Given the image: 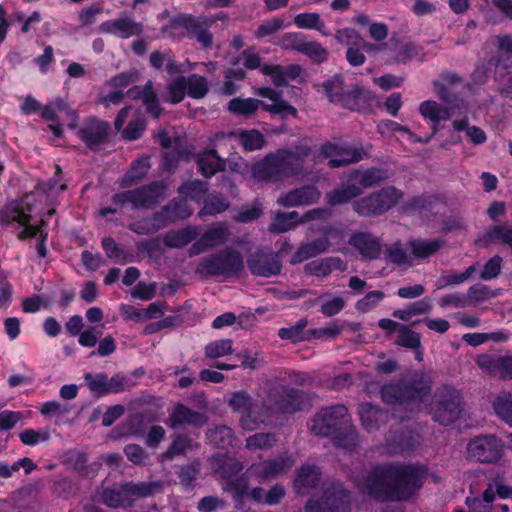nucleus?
Wrapping results in <instances>:
<instances>
[{
    "mask_svg": "<svg viewBox=\"0 0 512 512\" xmlns=\"http://www.w3.org/2000/svg\"><path fill=\"white\" fill-rule=\"evenodd\" d=\"M66 189L65 184L56 186L55 183L41 182L36 190L27 195L22 201H13L0 210V223L4 225L17 224L23 226L24 230L19 234L20 239L40 237L36 249L40 257L47 255L45 241L47 234L41 229L44 223L43 215H52L54 198Z\"/></svg>",
    "mask_w": 512,
    "mask_h": 512,
    "instance_id": "obj_1",
    "label": "nucleus"
},
{
    "mask_svg": "<svg viewBox=\"0 0 512 512\" xmlns=\"http://www.w3.org/2000/svg\"><path fill=\"white\" fill-rule=\"evenodd\" d=\"M427 478L422 465H384L355 480L361 493L382 501H404L419 490Z\"/></svg>",
    "mask_w": 512,
    "mask_h": 512,
    "instance_id": "obj_2",
    "label": "nucleus"
},
{
    "mask_svg": "<svg viewBox=\"0 0 512 512\" xmlns=\"http://www.w3.org/2000/svg\"><path fill=\"white\" fill-rule=\"evenodd\" d=\"M429 389L428 382L420 389L391 384L383 387L381 396L384 402L398 406L395 412L401 409L413 410L422 403L426 404V395ZM425 408L432 414L435 421L449 424L455 421L461 412L459 393L453 388L444 387L435 394L433 402L429 406L425 405Z\"/></svg>",
    "mask_w": 512,
    "mask_h": 512,
    "instance_id": "obj_3",
    "label": "nucleus"
},
{
    "mask_svg": "<svg viewBox=\"0 0 512 512\" xmlns=\"http://www.w3.org/2000/svg\"><path fill=\"white\" fill-rule=\"evenodd\" d=\"M278 395V391L269 395V402H273V406L269 407L265 411H262L257 403H252L250 397L245 392H237L233 394L229 403L233 409L243 413L240 419L242 428L246 430H254L260 423L267 422L269 418L268 410L271 412H294L302 409L299 402L301 395L297 392H286L285 396H281V401L279 402L275 400Z\"/></svg>",
    "mask_w": 512,
    "mask_h": 512,
    "instance_id": "obj_4",
    "label": "nucleus"
},
{
    "mask_svg": "<svg viewBox=\"0 0 512 512\" xmlns=\"http://www.w3.org/2000/svg\"><path fill=\"white\" fill-rule=\"evenodd\" d=\"M310 429L315 435L331 437L337 447L351 450L357 445V435L343 405L322 409L312 420Z\"/></svg>",
    "mask_w": 512,
    "mask_h": 512,
    "instance_id": "obj_5",
    "label": "nucleus"
},
{
    "mask_svg": "<svg viewBox=\"0 0 512 512\" xmlns=\"http://www.w3.org/2000/svg\"><path fill=\"white\" fill-rule=\"evenodd\" d=\"M309 149L299 147L296 151L278 150L267 155L252 167V177L258 181H279L302 174L304 158Z\"/></svg>",
    "mask_w": 512,
    "mask_h": 512,
    "instance_id": "obj_6",
    "label": "nucleus"
},
{
    "mask_svg": "<svg viewBox=\"0 0 512 512\" xmlns=\"http://www.w3.org/2000/svg\"><path fill=\"white\" fill-rule=\"evenodd\" d=\"M255 93L260 97L269 99L271 103L262 102L254 98L236 97L229 101L228 110L234 115L250 117L254 115L261 106L265 111L271 114H279L282 117L291 116L293 118L297 116L296 108L281 99L280 94L272 88L262 87L257 89Z\"/></svg>",
    "mask_w": 512,
    "mask_h": 512,
    "instance_id": "obj_7",
    "label": "nucleus"
},
{
    "mask_svg": "<svg viewBox=\"0 0 512 512\" xmlns=\"http://www.w3.org/2000/svg\"><path fill=\"white\" fill-rule=\"evenodd\" d=\"M244 267L242 255L232 249H226L215 256L201 259L196 272L202 276H233Z\"/></svg>",
    "mask_w": 512,
    "mask_h": 512,
    "instance_id": "obj_8",
    "label": "nucleus"
},
{
    "mask_svg": "<svg viewBox=\"0 0 512 512\" xmlns=\"http://www.w3.org/2000/svg\"><path fill=\"white\" fill-rule=\"evenodd\" d=\"M438 87L436 94L447 103L446 106H441L435 101L427 100L420 104L419 112L425 118L432 122V133L428 136L430 139L437 133L438 124L440 121L448 120L456 115H461L467 112V107L463 103L451 104L449 93L443 86Z\"/></svg>",
    "mask_w": 512,
    "mask_h": 512,
    "instance_id": "obj_9",
    "label": "nucleus"
},
{
    "mask_svg": "<svg viewBox=\"0 0 512 512\" xmlns=\"http://www.w3.org/2000/svg\"><path fill=\"white\" fill-rule=\"evenodd\" d=\"M323 89L330 102L350 110H363L371 98L367 91L358 88L344 92L343 79L338 75L328 79Z\"/></svg>",
    "mask_w": 512,
    "mask_h": 512,
    "instance_id": "obj_10",
    "label": "nucleus"
},
{
    "mask_svg": "<svg viewBox=\"0 0 512 512\" xmlns=\"http://www.w3.org/2000/svg\"><path fill=\"white\" fill-rule=\"evenodd\" d=\"M403 197L402 191L389 186L354 203V210L363 216L379 215L396 205Z\"/></svg>",
    "mask_w": 512,
    "mask_h": 512,
    "instance_id": "obj_11",
    "label": "nucleus"
},
{
    "mask_svg": "<svg viewBox=\"0 0 512 512\" xmlns=\"http://www.w3.org/2000/svg\"><path fill=\"white\" fill-rule=\"evenodd\" d=\"M208 92V84L204 77L191 75L187 79L185 77H177L167 85V93L164 99L172 104L181 102L185 94L199 99Z\"/></svg>",
    "mask_w": 512,
    "mask_h": 512,
    "instance_id": "obj_12",
    "label": "nucleus"
},
{
    "mask_svg": "<svg viewBox=\"0 0 512 512\" xmlns=\"http://www.w3.org/2000/svg\"><path fill=\"white\" fill-rule=\"evenodd\" d=\"M467 456L482 463H496L504 455V445L494 435H481L471 439L466 447Z\"/></svg>",
    "mask_w": 512,
    "mask_h": 512,
    "instance_id": "obj_13",
    "label": "nucleus"
},
{
    "mask_svg": "<svg viewBox=\"0 0 512 512\" xmlns=\"http://www.w3.org/2000/svg\"><path fill=\"white\" fill-rule=\"evenodd\" d=\"M207 191L206 184L202 181L195 180L180 187V199L173 202L165 209L167 218L171 221L177 219H185L192 213L189 201L200 200Z\"/></svg>",
    "mask_w": 512,
    "mask_h": 512,
    "instance_id": "obj_14",
    "label": "nucleus"
},
{
    "mask_svg": "<svg viewBox=\"0 0 512 512\" xmlns=\"http://www.w3.org/2000/svg\"><path fill=\"white\" fill-rule=\"evenodd\" d=\"M306 512H350V499L348 493L341 485L325 490L319 500H310Z\"/></svg>",
    "mask_w": 512,
    "mask_h": 512,
    "instance_id": "obj_15",
    "label": "nucleus"
},
{
    "mask_svg": "<svg viewBox=\"0 0 512 512\" xmlns=\"http://www.w3.org/2000/svg\"><path fill=\"white\" fill-rule=\"evenodd\" d=\"M164 195L165 186L162 183H156L153 186L117 194L113 201L116 204H131L135 208L149 207L158 202Z\"/></svg>",
    "mask_w": 512,
    "mask_h": 512,
    "instance_id": "obj_16",
    "label": "nucleus"
},
{
    "mask_svg": "<svg viewBox=\"0 0 512 512\" xmlns=\"http://www.w3.org/2000/svg\"><path fill=\"white\" fill-rule=\"evenodd\" d=\"M164 32L172 38H180L185 35H193L205 47L212 43V36L201 28L200 23L192 16H179L171 21Z\"/></svg>",
    "mask_w": 512,
    "mask_h": 512,
    "instance_id": "obj_17",
    "label": "nucleus"
},
{
    "mask_svg": "<svg viewBox=\"0 0 512 512\" xmlns=\"http://www.w3.org/2000/svg\"><path fill=\"white\" fill-rule=\"evenodd\" d=\"M328 215L326 209H313L305 213L302 217L295 211L287 213H278L275 215L270 230L283 233L295 228L300 223H308L324 219Z\"/></svg>",
    "mask_w": 512,
    "mask_h": 512,
    "instance_id": "obj_18",
    "label": "nucleus"
},
{
    "mask_svg": "<svg viewBox=\"0 0 512 512\" xmlns=\"http://www.w3.org/2000/svg\"><path fill=\"white\" fill-rule=\"evenodd\" d=\"M242 465L235 459L229 458L219 468V473L225 479L224 489L234 493L235 501H238L247 493V477H237L242 470Z\"/></svg>",
    "mask_w": 512,
    "mask_h": 512,
    "instance_id": "obj_19",
    "label": "nucleus"
},
{
    "mask_svg": "<svg viewBox=\"0 0 512 512\" xmlns=\"http://www.w3.org/2000/svg\"><path fill=\"white\" fill-rule=\"evenodd\" d=\"M498 45V52L500 54V58L494 64L495 66V77L497 80L502 82V92L507 95H512V77L507 79V83H505V77L510 74L507 65V61L512 56V39L508 36L497 37L493 40Z\"/></svg>",
    "mask_w": 512,
    "mask_h": 512,
    "instance_id": "obj_20",
    "label": "nucleus"
},
{
    "mask_svg": "<svg viewBox=\"0 0 512 512\" xmlns=\"http://www.w3.org/2000/svg\"><path fill=\"white\" fill-rule=\"evenodd\" d=\"M235 139L246 151H254L261 149L265 144V138L261 132L256 129L240 130L231 132L229 134L219 133L212 139L214 147H221V142L224 140Z\"/></svg>",
    "mask_w": 512,
    "mask_h": 512,
    "instance_id": "obj_21",
    "label": "nucleus"
},
{
    "mask_svg": "<svg viewBox=\"0 0 512 512\" xmlns=\"http://www.w3.org/2000/svg\"><path fill=\"white\" fill-rule=\"evenodd\" d=\"M128 119V125L123 130V137L127 140H135L144 131L145 121L138 109L126 107L119 112L115 120L116 129L121 130Z\"/></svg>",
    "mask_w": 512,
    "mask_h": 512,
    "instance_id": "obj_22",
    "label": "nucleus"
},
{
    "mask_svg": "<svg viewBox=\"0 0 512 512\" xmlns=\"http://www.w3.org/2000/svg\"><path fill=\"white\" fill-rule=\"evenodd\" d=\"M321 156L329 159L331 167H338L362 158L359 150L347 148L335 143H327L321 149Z\"/></svg>",
    "mask_w": 512,
    "mask_h": 512,
    "instance_id": "obj_23",
    "label": "nucleus"
},
{
    "mask_svg": "<svg viewBox=\"0 0 512 512\" xmlns=\"http://www.w3.org/2000/svg\"><path fill=\"white\" fill-rule=\"evenodd\" d=\"M142 30L140 23L135 22L130 17H121L103 22L99 26L102 33L112 34L122 39H127L138 35Z\"/></svg>",
    "mask_w": 512,
    "mask_h": 512,
    "instance_id": "obj_24",
    "label": "nucleus"
},
{
    "mask_svg": "<svg viewBox=\"0 0 512 512\" xmlns=\"http://www.w3.org/2000/svg\"><path fill=\"white\" fill-rule=\"evenodd\" d=\"M120 311L126 320L146 322L148 320L161 318L166 311V305L163 302H153L147 308L122 305Z\"/></svg>",
    "mask_w": 512,
    "mask_h": 512,
    "instance_id": "obj_25",
    "label": "nucleus"
},
{
    "mask_svg": "<svg viewBox=\"0 0 512 512\" xmlns=\"http://www.w3.org/2000/svg\"><path fill=\"white\" fill-rule=\"evenodd\" d=\"M292 465L293 461L290 458H280L277 461H265L252 465L247 473L248 476H255L259 482H263L289 470Z\"/></svg>",
    "mask_w": 512,
    "mask_h": 512,
    "instance_id": "obj_26",
    "label": "nucleus"
},
{
    "mask_svg": "<svg viewBox=\"0 0 512 512\" xmlns=\"http://www.w3.org/2000/svg\"><path fill=\"white\" fill-rule=\"evenodd\" d=\"M251 272L258 276L270 277L279 274L281 263L272 253H257L248 261Z\"/></svg>",
    "mask_w": 512,
    "mask_h": 512,
    "instance_id": "obj_27",
    "label": "nucleus"
},
{
    "mask_svg": "<svg viewBox=\"0 0 512 512\" xmlns=\"http://www.w3.org/2000/svg\"><path fill=\"white\" fill-rule=\"evenodd\" d=\"M139 73L135 70L121 73L114 77L109 85L115 88L114 91H110L107 95L101 97V102L109 107L110 105L119 104L124 96L123 90L128 87L131 83L135 82L138 79Z\"/></svg>",
    "mask_w": 512,
    "mask_h": 512,
    "instance_id": "obj_28",
    "label": "nucleus"
},
{
    "mask_svg": "<svg viewBox=\"0 0 512 512\" xmlns=\"http://www.w3.org/2000/svg\"><path fill=\"white\" fill-rule=\"evenodd\" d=\"M320 192L313 186L298 188L281 195L277 202L286 207L303 206L315 203L320 198Z\"/></svg>",
    "mask_w": 512,
    "mask_h": 512,
    "instance_id": "obj_29",
    "label": "nucleus"
},
{
    "mask_svg": "<svg viewBox=\"0 0 512 512\" xmlns=\"http://www.w3.org/2000/svg\"><path fill=\"white\" fill-rule=\"evenodd\" d=\"M329 239H338L337 243H339L340 239H342V234L336 230L329 231L326 233L324 239H319L313 243L302 245L293 255L292 262H302L308 258L316 256L319 253L325 252L330 245Z\"/></svg>",
    "mask_w": 512,
    "mask_h": 512,
    "instance_id": "obj_30",
    "label": "nucleus"
},
{
    "mask_svg": "<svg viewBox=\"0 0 512 512\" xmlns=\"http://www.w3.org/2000/svg\"><path fill=\"white\" fill-rule=\"evenodd\" d=\"M42 117L50 121H62L70 128L76 127L77 115L71 110L62 99H57L53 103L43 108Z\"/></svg>",
    "mask_w": 512,
    "mask_h": 512,
    "instance_id": "obj_31",
    "label": "nucleus"
},
{
    "mask_svg": "<svg viewBox=\"0 0 512 512\" xmlns=\"http://www.w3.org/2000/svg\"><path fill=\"white\" fill-rule=\"evenodd\" d=\"M228 231L223 225L215 226L206 231L190 248L191 255L200 254L216 247L227 240Z\"/></svg>",
    "mask_w": 512,
    "mask_h": 512,
    "instance_id": "obj_32",
    "label": "nucleus"
},
{
    "mask_svg": "<svg viewBox=\"0 0 512 512\" xmlns=\"http://www.w3.org/2000/svg\"><path fill=\"white\" fill-rule=\"evenodd\" d=\"M301 67L299 65H290L287 68H282L279 65H263L261 71L263 74L271 77L275 86L280 87L294 80L301 74Z\"/></svg>",
    "mask_w": 512,
    "mask_h": 512,
    "instance_id": "obj_33",
    "label": "nucleus"
},
{
    "mask_svg": "<svg viewBox=\"0 0 512 512\" xmlns=\"http://www.w3.org/2000/svg\"><path fill=\"white\" fill-rule=\"evenodd\" d=\"M243 67L246 69H256L260 67V57L252 49L245 50L236 59L233 67L227 72L228 79H242L245 76Z\"/></svg>",
    "mask_w": 512,
    "mask_h": 512,
    "instance_id": "obj_34",
    "label": "nucleus"
},
{
    "mask_svg": "<svg viewBox=\"0 0 512 512\" xmlns=\"http://www.w3.org/2000/svg\"><path fill=\"white\" fill-rule=\"evenodd\" d=\"M128 94L133 99H142L148 112L155 118L160 116L162 109L158 105L157 96L151 81H149L143 88L135 87L130 89Z\"/></svg>",
    "mask_w": 512,
    "mask_h": 512,
    "instance_id": "obj_35",
    "label": "nucleus"
},
{
    "mask_svg": "<svg viewBox=\"0 0 512 512\" xmlns=\"http://www.w3.org/2000/svg\"><path fill=\"white\" fill-rule=\"evenodd\" d=\"M477 244L487 246L492 243H505L512 247V225H495L477 239Z\"/></svg>",
    "mask_w": 512,
    "mask_h": 512,
    "instance_id": "obj_36",
    "label": "nucleus"
},
{
    "mask_svg": "<svg viewBox=\"0 0 512 512\" xmlns=\"http://www.w3.org/2000/svg\"><path fill=\"white\" fill-rule=\"evenodd\" d=\"M349 243L354 246L364 258L373 259L380 254V243L369 234H355L350 238Z\"/></svg>",
    "mask_w": 512,
    "mask_h": 512,
    "instance_id": "obj_37",
    "label": "nucleus"
},
{
    "mask_svg": "<svg viewBox=\"0 0 512 512\" xmlns=\"http://www.w3.org/2000/svg\"><path fill=\"white\" fill-rule=\"evenodd\" d=\"M333 270L344 271L346 270V264L339 258L329 257L311 261L306 265V271L318 277H325Z\"/></svg>",
    "mask_w": 512,
    "mask_h": 512,
    "instance_id": "obj_38",
    "label": "nucleus"
},
{
    "mask_svg": "<svg viewBox=\"0 0 512 512\" xmlns=\"http://www.w3.org/2000/svg\"><path fill=\"white\" fill-rule=\"evenodd\" d=\"M107 131L108 125L106 123L91 120L79 130L78 135L87 145H96L106 137Z\"/></svg>",
    "mask_w": 512,
    "mask_h": 512,
    "instance_id": "obj_39",
    "label": "nucleus"
},
{
    "mask_svg": "<svg viewBox=\"0 0 512 512\" xmlns=\"http://www.w3.org/2000/svg\"><path fill=\"white\" fill-rule=\"evenodd\" d=\"M294 23L300 29L316 30L323 36L331 34L318 13H300L295 16Z\"/></svg>",
    "mask_w": 512,
    "mask_h": 512,
    "instance_id": "obj_40",
    "label": "nucleus"
},
{
    "mask_svg": "<svg viewBox=\"0 0 512 512\" xmlns=\"http://www.w3.org/2000/svg\"><path fill=\"white\" fill-rule=\"evenodd\" d=\"M170 422L172 426L184 423L202 425L206 422V417L203 414L192 412L182 405H177L170 415Z\"/></svg>",
    "mask_w": 512,
    "mask_h": 512,
    "instance_id": "obj_41",
    "label": "nucleus"
},
{
    "mask_svg": "<svg viewBox=\"0 0 512 512\" xmlns=\"http://www.w3.org/2000/svg\"><path fill=\"white\" fill-rule=\"evenodd\" d=\"M319 475L320 473L315 466H303L294 481L297 493H306L309 488L314 487L319 480Z\"/></svg>",
    "mask_w": 512,
    "mask_h": 512,
    "instance_id": "obj_42",
    "label": "nucleus"
},
{
    "mask_svg": "<svg viewBox=\"0 0 512 512\" xmlns=\"http://www.w3.org/2000/svg\"><path fill=\"white\" fill-rule=\"evenodd\" d=\"M197 162L200 171L205 177H211L224 166L223 160L213 149L201 153L197 158Z\"/></svg>",
    "mask_w": 512,
    "mask_h": 512,
    "instance_id": "obj_43",
    "label": "nucleus"
},
{
    "mask_svg": "<svg viewBox=\"0 0 512 512\" xmlns=\"http://www.w3.org/2000/svg\"><path fill=\"white\" fill-rule=\"evenodd\" d=\"M389 173L386 170L372 168L365 171H355L351 175V180L359 183L364 188H368L386 180Z\"/></svg>",
    "mask_w": 512,
    "mask_h": 512,
    "instance_id": "obj_44",
    "label": "nucleus"
},
{
    "mask_svg": "<svg viewBox=\"0 0 512 512\" xmlns=\"http://www.w3.org/2000/svg\"><path fill=\"white\" fill-rule=\"evenodd\" d=\"M359 415L363 426L371 431L378 427V423L382 421L386 415L369 403L361 404L359 407Z\"/></svg>",
    "mask_w": 512,
    "mask_h": 512,
    "instance_id": "obj_45",
    "label": "nucleus"
},
{
    "mask_svg": "<svg viewBox=\"0 0 512 512\" xmlns=\"http://www.w3.org/2000/svg\"><path fill=\"white\" fill-rule=\"evenodd\" d=\"M494 483H490L482 494V498H467L470 512H490V504L496 498Z\"/></svg>",
    "mask_w": 512,
    "mask_h": 512,
    "instance_id": "obj_46",
    "label": "nucleus"
},
{
    "mask_svg": "<svg viewBox=\"0 0 512 512\" xmlns=\"http://www.w3.org/2000/svg\"><path fill=\"white\" fill-rule=\"evenodd\" d=\"M199 234L197 227H187L182 230L172 231L166 235L165 242L171 247H182L190 243Z\"/></svg>",
    "mask_w": 512,
    "mask_h": 512,
    "instance_id": "obj_47",
    "label": "nucleus"
},
{
    "mask_svg": "<svg viewBox=\"0 0 512 512\" xmlns=\"http://www.w3.org/2000/svg\"><path fill=\"white\" fill-rule=\"evenodd\" d=\"M501 290H491L489 287L476 284L468 289L466 294L468 306H476L477 304L486 301L490 298H495L500 295Z\"/></svg>",
    "mask_w": 512,
    "mask_h": 512,
    "instance_id": "obj_48",
    "label": "nucleus"
},
{
    "mask_svg": "<svg viewBox=\"0 0 512 512\" xmlns=\"http://www.w3.org/2000/svg\"><path fill=\"white\" fill-rule=\"evenodd\" d=\"M378 130L382 135H386L388 133H401L406 135L407 139L411 142H421L427 143L430 141V137H417L413 132H411L408 128L401 126L395 121L387 120L383 121L378 125Z\"/></svg>",
    "mask_w": 512,
    "mask_h": 512,
    "instance_id": "obj_49",
    "label": "nucleus"
},
{
    "mask_svg": "<svg viewBox=\"0 0 512 512\" xmlns=\"http://www.w3.org/2000/svg\"><path fill=\"white\" fill-rule=\"evenodd\" d=\"M150 63L155 68H160L164 63L169 74L184 73L187 69L183 64H178L170 54H162L158 51L150 55Z\"/></svg>",
    "mask_w": 512,
    "mask_h": 512,
    "instance_id": "obj_50",
    "label": "nucleus"
},
{
    "mask_svg": "<svg viewBox=\"0 0 512 512\" xmlns=\"http://www.w3.org/2000/svg\"><path fill=\"white\" fill-rule=\"evenodd\" d=\"M495 413L512 427V393H501L494 402Z\"/></svg>",
    "mask_w": 512,
    "mask_h": 512,
    "instance_id": "obj_51",
    "label": "nucleus"
},
{
    "mask_svg": "<svg viewBox=\"0 0 512 512\" xmlns=\"http://www.w3.org/2000/svg\"><path fill=\"white\" fill-rule=\"evenodd\" d=\"M150 168L148 158H140L133 162L130 170L126 173L122 180L123 186H130L133 182L142 179Z\"/></svg>",
    "mask_w": 512,
    "mask_h": 512,
    "instance_id": "obj_52",
    "label": "nucleus"
},
{
    "mask_svg": "<svg viewBox=\"0 0 512 512\" xmlns=\"http://www.w3.org/2000/svg\"><path fill=\"white\" fill-rule=\"evenodd\" d=\"M453 128L456 131H465L467 137L471 140L472 143L476 145L483 144L486 141L485 132L479 127L469 126L466 118L461 120H454Z\"/></svg>",
    "mask_w": 512,
    "mask_h": 512,
    "instance_id": "obj_53",
    "label": "nucleus"
},
{
    "mask_svg": "<svg viewBox=\"0 0 512 512\" xmlns=\"http://www.w3.org/2000/svg\"><path fill=\"white\" fill-rule=\"evenodd\" d=\"M207 437L212 444L223 449L232 446L234 441L232 430L226 426L210 430Z\"/></svg>",
    "mask_w": 512,
    "mask_h": 512,
    "instance_id": "obj_54",
    "label": "nucleus"
},
{
    "mask_svg": "<svg viewBox=\"0 0 512 512\" xmlns=\"http://www.w3.org/2000/svg\"><path fill=\"white\" fill-rule=\"evenodd\" d=\"M442 243L438 240H413L410 242L412 253L417 258H425L434 254Z\"/></svg>",
    "mask_w": 512,
    "mask_h": 512,
    "instance_id": "obj_55",
    "label": "nucleus"
},
{
    "mask_svg": "<svg viewBox=\"0 0 512 512\" xmlns=\"http://www.w3.org/2000/svg\"><path fill=\"white\" fill-rule=\"evenodd\" d=\"M361 193L360 189L354 185L343 189H336L326 195L327 202L334 206L348 202Z\"/></svg>",
    "mask_w": 512,
    "mask_h": 512,
    "instance_id": "obj_56",
    "label": "nucleus"
},
{
    "mask_svg": "<svg viewBox=\"0 0 512 512\" xmlns=\"http://www.w3.org/2000/svg\"><path fill=\"white\" fill-rule=\"evenodd\" d=\"M476 271V266H469L463 273H449L438 279L436 283L437 289H442L449 285H458L469 279Z\"/></svg>",
    "mask_w": 512,
    "mask_h": 512,
    "instance_id": "obj_57",
    "label": "nucleus"
},
{
    "mask_svg": "<svg viewBox=\"0 0 512 512\" xmlns=\"http://www.w3.org/2000/svg\"><path fill=\"white\" fill-rule=\"evenodd\" d=\"M206 356L217 359L233 352L232 341L228 339H220L209 343L206 346Z\"/></svg>",
    "mask_w": 512,
    "mask_h": 512,
    "instance_id": "obj_58",
    "label": "nucleus"
},
{
    "mask_svg": "<svg viewBox=\"0 0 512 512\" xmlns=\"http://www.w3.org/2000/svg\"><path fill=\"white\" fill-rule=\"evenodd\" d=\"M300 53L319 63L324 62L328 57L327 49L314 41H304L300 48Z\"/></svg>",
    "mask_w": 512,
    "mask_h": 512,
    "instance_id": "obj_59",
    "label": "nucleus"
},
{
    "mask_svg": "<svg viewBox=\"0 0 512 512\" xmlns=\"http://www.w3.org/2000/svg\"><path fill=\"white\" fill-rule=\"evenodd\" d=\"M84 378H85L88 388L90 389V391L93 394H95V395L107 394L106 389H107L108 377L105 374L99 373V374L93 375V374L87 373Z\"/></svg>",
    "mask_w": 512,
    "mask_h": 512,
    "instance_id": "obj_60",
    "label": "nucleus"
},
{
    "mask_svg": "<svg viewBox=\"0 0 512 512\" xmlns=\"http://www.w3.org/2000/svg\"><path fill=\"white\" fill-rule=\"evenodd\" d=\"M336 39L343 45L349 47H361L365 44L361 36L351 28L340 29L335 34Z\"/></svg>",
    "mask_w": 512,
    "mask_h": 512,
    "instance_id": "obj_61",
    "label": "nucleus"
},
{
    "mask_svg": "<svg viewBox=\"0 0 512 512\" xmlns=\"http://www.w3.org/2000/svg\"><path fill=\"white\" fill-rule=\"evenodd\" d=\"M321 299V312L326 316L339 313L345 305V301L339 296H324Z\"/></svg>",
    "mask_w": 512,
    "mask_h": 512,
    "instance_id": "obj_62",
    "label": "nucleus"
},
{
    "mask_svg": "<svg viewBox=\"0 0 512 512\" xmlns=\"http://www.w3.org/2000/svg\"><path fill=\"white\" fill-rule=\"evenodd\" d=\"M398 340L397 343L401 346L417 349L420 347V337L417 333L409 330L408 328L401 325L398 330Z\"/></svg>",
    "mask_w": 512,
    "mask_h": 512,
    "instance_id": "obj_63",
    "label": "nucleus"
},
{
    "mask_svg": "<svg viewBox=\"0 0 512 512\" xmlns=\"http://www.w3.org/2000/svg\"><path fill=\"white\" fill-rule=\"evenodd\" d=\"M496 376L504 380L512 379V352L498 356Z\"/></svg>",
    "mask_w": 512,
    "mask_h": 512,
    "instance_id": "obj_64",
    "label": "nucleus"
}]
</instances>
